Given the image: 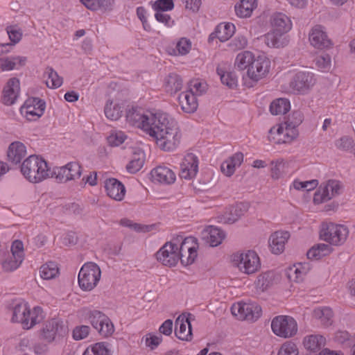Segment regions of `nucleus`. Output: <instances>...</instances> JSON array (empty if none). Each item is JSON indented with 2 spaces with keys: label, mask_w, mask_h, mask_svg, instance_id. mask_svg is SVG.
I'll return each mask as SVG.
<instances>
[{
  "label": "nucleus",
  "mask_w": 355,
  "mask_h": 355,
  "mask_svg": "<svg viewBox=\"0 0 355 355\" xmlns=\"http://www.w3.org/2000/svg\"><path fill=\"white\" fill-rule=\"evenodd\" d=\"M147 134L156 139L160 148L166 151L175 149L181 139L177 121L168 114L159 111L154 112Z\"/></svg>",
  "instance_id": "f257e3e1"
},
{
  "label": "nucleus",
  "mask_w": 355,
  "mask_h": 355,
  "mask_svg": "<svg viewBox=\"0 0 355 355\" xmlns=\"http://www.w3.org/2000/svg\"><path fill=\"white\" fill-rule=\"evenodd\" d=\"M52 173L47 163L37 155H30L24 160V176L31 182H40L49 176Z\"/></svg>",
  "instance_id": "f03ea898"
},
{
  "label": "nucleus",
  "mask_w": 355,
  "mask_h": 355,
  "mask_svg": "<svg viewBox=\"0 0 355 355\" xmlns=\"http://www.w3.org/2000/svg\"><path fill=\"white\" fill-rule=\"evenodd\" d=\"M349 236L348 228L343 225L333 223H323L320 231L322 240L333 245H341Z\"/></svg>",
  "instance_id": "7ed1b4c3"
},
{
  "label": "nucleus",
  "mask_w": 355,
  "mask_h": 355,
  "mask_svg": "<svg viewBox=\"0 0 355 355\" xmlns=\"http://www.w3.org/2000/svg\"><path fill=\"white\" fill-rule=\"evenodd\" d=\"M101 269L96 263L89 262L85 263L78 274V284L83 291H92L101 278Z\"/></svg>",
  "instance_id": "20e7f679"
},
{
  "label": "nucleus",
  "mask_w": 355,
  "mask_h": 355,
  "mask_svg": "<svg viewBox=\"0 0 355 355\" xmlns=\"http://www.w3.org/2000/svg\"><path fill=\"white\" fill-rule=\"evenodd\" d=\"M85 311L92 326L101 336L107 338L114 333V324L103 313L97 310H85Z\"/></svg>",
  "instance_id": "39448f33"
},
{
  "label": "nucleus",
  "mask_w": 355,
  "mask_h": 355,
  "mask_svg": "<svg viewBox=\"0 0 355 355\" xmlns=\"http://www.w3.org/2000/svg\"><path fill=\"white\" fill-rule=\"evenodd\" d=\"M271 328L275 335L284 338H291L297 332V322L288 315L275 317L271 322Z\"/></svg>",
  "instance_id": "423d86ee"
},
{
  "label": "nucleus",
  "mask_w": 355,
  "mask_h": 355,
  "mask_svg": "<svg viewBox=\"0 0 355 355\" xmlns=\"http://www.w3.org/2000/svg\"><path fill=\"white\" fill-rule=\"evenodd\" d=\"M232 313L241 320L254 322L261 315V308L256 302H238L231 308Z\"/></svg>",
  "instance_id": "0eeeda50"
},
{
  "label": "nucleus",
  "mask_w": 355,
  "mask_h": 355,
  "mask_svg": "<svg viewBox=\"0 0 355 355\" xmlns=\"http://www.w3.org/2000/svg\"><path fill=\"white\" fill-rule=\"evenodd\" d=\"M234 261L237 263L239 270L246 274L254 273L261 267L259 256L251 250L235 255Z\"/></svg>",
  "instance_id": "6e6552de"
},
{
  "label": "nucleus",
  "mask_w": 355,
  "mask_h": 355,
  "mask_svg": "<svg viewBox=\"0 0 355 355\" xmlns=\"http://www.w3.org/2000/svg\"><path fill=\"white\" fill-rule=\"evenodd\" d=\"M177 241H181L180 246L178 247V257L182 265L188 266L192 264L197 257L196 243L193 237H187L182 240L177 238Z\"/></svg>",
  "instance_id": "1a4fd4ad"
},
{
  "label": "nucleus",
  "mask_w": 355,
  "mask_h": 355,
  "mask_svg": "<svg viewBox=\"0 0 355 355\" xmlns=\"http://www.w3.org/2000/svg\"><path fill=\"white\" fill-rule=\"evenodd\" d=\"M341 184L336 180H329L322 184L315 193L313 201L316 204L327 202L340 193Z\"/></svg>",
  "instance_id": "9d476101"
},
{
  "label": "nucleus",
  "mask_w": 355,
  "mask_h": 355,
  "mask_svg": "<svg viewBox=\"0 0 355 355\" xmlns=\"http://www.w3.org/2000/svg\"><path fill=\"white\" fill-rule=\"evenodd\" d=\"M298 135L297 129L280 124L272 127L268 132V140L275 144L291 143Z\"/></svg>",
  "instance_id": "9b49d317"
},
{
  "label": "nucleus",
  "mask_w": 355,
  "mask_h": 355,
  "mask_svg": "<svg viewBox=\"0 0 355 355\" xmlns=\"http://www.w3.org/2000/svg\"><path fill=\"white\" fill-rule=\"evenodd\" d=\"M154 112L142 109L132 108L126 114V120L132 125L142 129L147 133Z\"/></svg>",
  "instance_id": "f8f14e48"
},
{
  "label": "nucleus",
  "mask_w": 355,
  "mask_h": 355,
  "mask_svg": "<svg viewBox=\"0 0 355 355\" xmlns=\"http://www.w3.org/2000/svg\"><path fill=\"white\" fill-rule=\"evenodd\" d=\"M66 333L62 322L53 318L45 322L40 331V338L47 343H52L57 337L63 336Z\"/></svg>",
  "instance_id": "ddd939ff"
},
{
  "label": "nucleus",
  "mask_w": 355,
  "mask_h": 355,
  "mask_svg": "<svg viewBox=\"0 0 355 355\" xmlns=\"http://www.w3.org/2000/svg\"><path fill=\"white\" fill-rule=\"evenodd\" d=\"M178 246L174 241L166 242L156 253L158 261L166 266H174L178 261Z\"/></svg>",
  "instance_id": "4468645a"
},
{
  "label": "nucleus",
  "mask_w": 355,
  "mask_h": 355,
  "mask_svg": "<svg viewBox=\"0 0 355 355\" xmlns=\"http://www.w3.org/2000/svg\"><path fill=\"white\" fill-rule=\"evenodd\" d=\"M81 173V166L78 163L69 162L64 166L55 168L52 172V177H55L59 182H66L79 178Z\"/></svg>",
  "instance_id": "2eb2a0df"
},
{
  "label": "nucleus",
  "mask_w": 355,
  "mask_h": 355,
  "mask_svg": "<svg viewBox=\"0 0 355 355\" xmlns=\"http://www.w3.org/2000/svg\"><path fill=\"white\" fill-rule=\"evenodd\" d=\"M315 83V78L310 71H299L290 83L291 87L300 93H306Z\"/></svg>",
  "instance_id": "dca6fc26"
},
{
  "label": "nucleus",
  "mask_w": 355,
  "mask_h": 355,
  "mask_svg": "<svg viewBox=\"0 0 355 355\" xmlns=\"http://www.w3.org/2000/svg\"><path fill=\"white\" fill-rule=\"evenodd\" d=\"M10 251L11 257L2 262V268L5 272L16 270L22 263V241L18 239L14 241Z\"/></svg>",
  "instance_id": "f3484780"
},
{
  "label": "nucleus",
  "mask_w": 355,
  "mask_h": 355,
  "mask_svg": "<svg viewBox=\"0 0 355 355\" xmlns=\"http://www.w3.org/2000/svg\"><path fill=\"white\" fill-rule=\"evenodd\" d=\"M270 61L263 56H259L248 69L247 76L252 81L257 83L268 73Z\"/></svg>",
  "instance_id": "a211bd4d"
},
{
  "label": "nucleus",
  "mask_w": 355,
  "mask_h": 355,
  "mask_svg": "<svg viewBox=\"0 0 355 355\" xmlns=\"http://www.w3.org/2000/svg\"><path fill=\"white\" fill-rule=\"evenodd\" d=\"M198 171V160L193 153H188L180 164V176L190 180L194 178Z\"/></svg>",
  "instance_id": "6ab92c4d"
},
{
  "label": "nucleus",
  "mask_w": 355,
  "mask_h": 355,
  "mask_svg": "<svg viewBox=\"0 0 355 355\" xmlns=\"http://www.w3.org/2000/svg\"><path fill=\"white\" fill-rule=\"evenodd\" d=\"M24 329H30L35 324L40 323L44 318L42 309L38 306L31 309L27 304H24Z\"/></svg>",
  "instance_id": "aec40b11"
},
{
  "label": "nucleus",
  "mask_w": 355,
  "mask_h": 355,
  "mask_svg": "<svg viewBox=\"0 0 355 355\" xmlns=\"http://www.w3.org/2000/svg\"><path fill=\"white\" fill-rule=\"evenodd\" d=\"M311 44L317 49H325L331 46V40L328 38L324 28L320 25L315 26L309 33Z\"/></svg>",
  "instance_id": "412c9836"
},
{
  "label": "nucleus",
  "mask_w": 355,
  "mask_h": 355,
  "mask_svg": "<svg viewBox=\"0 0 355 355\" xmlns=\"http://www.w3.org/2000/svg\"><path fill=\"white\" fill-rule=\"evenodd\" d=\"M20 94V81L17 78L9 79L3 91V103L6 105H12L15 103Z\"/></svg>",
  "instance_id": "4be33fe9"
},
{
  "label": "nucleus",
  "mask_w": 355,
  "mask_h": 355,
  "mask_svg": "<svg viewBox=\"0 0 355 355\" xmlns=\"http://www.w3.org/2000/svg\"><path fill=\"white\" fill-rule=\"evenodd\" d=\"M289 238L290 234L286 231H277L272 234L268 241L271 252L275 254L282 253Z\"/></svg>",
  "instance_id": "5701e85b"
},
{
  "label": "nucleus",
  "mask_w": 355,
  "mask_h": 355,
  "mask_svg": "<svg viewBox=\"0 0 355 355\" xmlns=\"http://www.w3.org/2000/svg\"><path fill=\"white\" fill-rule=\"evenodd\" d=\"M175 334L182 340H191L192 338L191 324L185 315H180L175 320Z\"/></svg>",
  "instance_id": "b1692460"
},
{
  "label": "nucleus",
  "mask_w": 355,
  "mask_h": 355,
  "mask_svg": "<svg viewBox=\"0 0 355 355\" xmlns=\"http://www.w3.org/2000/svg\"><path fill=\"white\" fill-rule=\"evenodd\" d=\"M105 188L107 194L111 198L121 201L123 199L125 189L124 185L115 178H110L105 182Z\"/></svg>",
  "instance_id": "393cba45"
},
{
  "label": "nucleus",
  "mask_w": 355,
  "mask_h": 355,
  "mask_svg": "<svg viewBox=\"0 0 355 355\" xmlns=\"http://www.w3.org/2000/svg\"><path fill=\"white\" fill-rule=\"evenodd\" d=\"M272 28L279 33H286L292 28V22L288 16L282 12H275L270 17Z\"/></svg>",
  "instance_id": "a878e982"
},
{
  "label": "nucleus",
  "mask_w": 355,
  "mask_h": 355,
  "mask_svg": "<svg viewBox=\"0 0 355 355\" xmlns=\"http://www.w3.org/2000/svg\"><path fill=\"white\" fill-rule=\"evenodd\" d=\"M151 176L154 181L165 184H171L176 180L175 173L165 166H159L153 169Z\"/></svg>",
  "instance_id": "bb28decb"
},
{
  "label": "nucleus",
  "mask_w": 355,
  "mask_h": 355,
  "mask_svg": "<svg viewBox=\"0 0 355 355\" xmlns=\"http://www.w3.org/2000/svg\"><path fill=\"white\" fill-rule=\"evenodd\" d=\"M248 207V204L245 202H240L229 207L223 216V222L229 224L235 223L244 215Z\"/></svg>",
  "instance_id": "cd10ccee"
},
{
  "label": "nucleus",
  "mask_w": 355,
  "mask_h": 355,
  "mask_svg": "<svg viewBox=\"0 0 355 355\" xmlns=\"http://www.w3.org/2000/svg\"><path fill=\"white\" fill-rule=\"evenodd\" d=\"M178 101L182 110L186 113H193L198 107L196 95L189 90L182 92L178 96Z\"/></svg>",
  "instance_id": "c85d7f7f"
},
{
  "label": "nucleus",
  "mask_w": 355,
  "mask_h": 355,
  "mask_svg": "<svg viewBox=\"0 0 355 355\" xmlns=\"http://www.w3.org/2000/svg\"><path fill=\"white\" fill-rule=\"evenodd\" d=\"M7 157L9 162L14 166H18L22 173V143L14 141L11 143L7 151Z\"/></svg>",
  "instance_id": "c756f323"
},
{
  "label": "nucleus",
  "mask_w": 355,
  "mask_h": 355,
  "mask_svg": "<svg viewBox=\"0 0 355 355\" xmlns=\"http://www.w3.org/2000/svg\"><path fill=\"white\" fill-rule=\"evenodd\" d=\"M243 161V155L238 152L224 161L220 166L221 171L228 177H230L235 172L236 168L241 166Z\"/></svg>",
  "instance_id": "7c9ffc66"
},
{
  "label": "nucleus",
  "mask_w": 355,
  "mask_h": 355,
  "mask_svg": "<svg viewBox=\"0 0 355 355\" xmlns=\"http://www.w3.org/2000/svg\"><path fill=\"white\" fill-rule=\"evenodd\" d=\"M203 239L211 247L218 246L224 239L225 234L220 229L210 226L202 232Z\"/></svg>",
  "instance_id": "2f4dec72"
},
{
  "label": "nucleus",
  "mask_w": 355,
  "mask_h": 355,
  "mask_svg": "<svg viewBox=\"0 0 355 355\" xmlns=\"http://www.w3.org/2000/svg\"><path fill=\"white\" fill-rule=\"evenodd\" d=\"M326 339L321 335L312 334L304 338L303 345L310 352H315L319 351L325 345Z\"/></svg>",
  "instance_id": "473e14b6"
},
{
  "label": "nucleus",
  "mask_w": 355,
  "mask_h": 355,
  "mask_svg": "<svg viewBox=\"0 0 355 355\" xmlns=\"http://www.w3.org/2000/svg\"><path fill=\"white\" fill-rule=\"evenodd\" d=\"M182 85L183 81L182 78L176 73H170L165 80V90L171 95L180 91Z\"/></svg>",
  "instance_id": "72a5a7b5"
},
{
  "label": "nucleus",
  "mask_w": 355,
  "mask_h": 355,
  "mask_svg": "<svg viewBox=\"0 0 355 355\" xmlns=\"http://www.w3.org/2000/svg\"><path fill=\"white\" fill-rule=\"evenodd\" d=\"M256 6V0H241L240 3L235 5L234 8L238 17L246 18L251 16Z\"/></svg>",
  "instance_id": "f704fd0d"
},
{
  "label": "nucleus",
  "mask_w": 355,
  "mask_h": 355,
  "mask_svg": "<svg viewBox=\"0 0 355 355\" xmlns=\"http://www.w3.org/2000/svg\"><path fill=\"white\" fill-rule=\"evenodd\" d=\"M283 34L284 33L277 32L273 29L272 31L263 35L262 40L268 47H283L285 45V42L282 37Z\"/></svg>",
  "instance_id": "c9c22d12"
},
{
  "label": "nucleus",
  "mask_w": 355,
  "mask_h": 355,
  "mask_svg": "<svg viewBox=\"0 0 355 355\" xmlns=\"http://www.w3.org/2000/svg\"><path fill=\"white\" fill-rule=\"evenodd\" d=\"M44 78H46V85L49 88L55 89L60 87L63 83V79L51 67H47L44 73Z\"/></svg>",
  "instance_id": "e433bc0d"
},
{
  "label": "nucleus",
  "mask_w": 355,
  "mask_h": 355,
  "mask_svg": "<svg viewBox=\"0 0 355 355\" xmlns=\"http://www.w3.org/2000/svg\"><path fill=\"white\" fill-rule=\"evenodd\" d=\"M21 304V299H14L8 304L7 309L11 315L10 322L12 323L22 322Z\"/></svg>",
  "instance_id": "4c0bfd02"
},
{
  "label": "nucleus",
  "mask_w": 355,
  "mask_h": 355,
  "mask_svg": "<svg viewBox=\"0 0 355 355\" xmlns=\"http://www.w3.org/2000/svg\"><path fill=\"white\" fill-rule=\"evenodd\" d=\"M333 311L329 307H322L315 309L313 316L319 320L322 325L329 327L333 323Z\"/></svg>",
  "instance_id": "58836bf2"
},
{
  "label": "nucleus",
  "mask_w": 355,
  "mask_h": 355,
  "mask_svg": "<svg viewBox=\"0 0 355 355\" xmlns=\"http://www.w3.org/2000/svg\"><path fill=\"white\" fill-rule=\"evenodd\" d=\"M290 102L286 98H278L273 101L270 105L272 115L284 114L290 110Z\"/></svg>",
  "instance_id": "ea45409f"
},
{
  "label": "nucleus",
  "mask_w": 355,
  "mask_h": 355,
  "mask_svg": "<svg viewBox=\"0 0 355 355\" xmlns=\"http://www.w3.org/2000/svg\"><path fill=\"white\" fill-rule=\"evenodd\" d=\"M80 2L92 10H108L112 9L114 0H80Z\"/></svg>",
  "instance_id": "a19ab883"
},
{
  "label": "nucleus",
  "mask_w": 355,
  "mask_h": 355,
  "mask_svg": "<svg viewBox=\"0 0 355 355\" xmlns=\"http://www.w3.org/2000/svg\"><path fill=\"white\" fill-rule=\"evenodd\" d=\"M254 59L252 53L250 51H244L237 55L234 64L239 70L248 69L252 65Z\"/></svg>",
  "instance_id": "79ce46f5"
},
{
  "label": "nucleus",
  "mask_w": 355,
  "mask_h": 355,
  "mask_svg": "<svg viewBox=\"0 0 355 355\" xmlns=\"http://www.w3.org/2000/svg\"><path fill=\"white\" fill-rule=\"evenodd\" d=\"M216 28L218 33V39L220 42L228 40L235 31V26L232 23H221Z\"/></svg>",
  "instance_id": "37998d69"
},
{
  "label": "nucleus",
  "mask_w": 355,
  "mask_h": 355,
  "mask_svg": "<svg viewBox=\"0 0 355 355\" xmlns=\"http://www.w3.org/2000/svg\"><path fill=\"white\" fill-rule=\"evenodd\" d=\"M122 112V107L119 104L114 103L110 100L107 101L104 112L107 119L116 121L121 116Z\"/></svg>",
  "instance_id": "c03bdc74"
},
{
  "label": "nucleus",
  "mask_w": 355,
  "mask_h": 355,
  "mask_svg": "<svg viewBox=\"0 0 355 355\" xmlns=\"http://www.w3.org/2000/svg\"><path fill=\"white\" fill-rule=\"evenodd\" d=\"M40 276L44 279H51L56 277L58 274V268L57 263L49 261L40 267Z\"/></svg>",
  "instance_id": "a18cd8bd"
},
{
  "label": "nucleus",
  "mask_w": 355,
  "mask_h": 355,
  "mask_svg": "<svg viewBox=\"0 0 355 355\" xmlns=\"http://www.w3.org/2000/svg\"><path fill=\"white\" fill-rule=\"evenodd\" d=\"M144 163V153L139 151L134 154L132 159L127 165L126 168L130 173H135L138 172L143 166Z\"/></svg>",
  "instance_id": "49530a36"
},
{
  "label": "nucleus",
  "mask_w": 355,
  "mask_h": 355,
  "mask_svg": "<svg viewBox=\"0 0 355 355\" xmlns=\"http://www.w3.org/2000/svg\"><path fill=\"white\" fill-rule=\"evenodd\" d=\"M286 163L283 159H277L271 162V177L273 179H279L286 172Z\"/></svg>",
  "instance_id": "de8ad7c7"
},
{
  "label": "nucleus",
  "mask_w": 355,
  "mask_h": 355,
  "mask_svg": "<svg viewBox=\"0 0 355 355\" xmlns=\"http://www.w3.org/2000/svg\"><path fill=\"white\" fill-rule=\"evenodd\" d=\"M217 73L223 85L230 88H234L237 85V77L234 73L225 72L223 69L217 68Z\"/></svg>",
  "instance_id": "09e8293b"
},
{
  "label": "nucleus",
  "mask_w": 355,
  "mask_h": 355,
  "mask_svg": "<svg viewBox=\"0 0 355 355\" xmlns=\"http://www.w3.org/2000/svg\"><path fill=\"white\" fill-rule=\"evenodd\" d=\"M105 343H98L87 347L83 355H110Z\"/></svg>",
  "instance_id": "8fccbe9b"
},
{
  "label": "nucleus",
  "mask_w": 355,
  "mask_h": 355,
  "mask_svg": "<svg viewBox=\"0 0 355 355\" xmlns=\"http://www.w3.org/2000/svg\"><path fill=\"white\" fill-rule=\"evenodd\" d=\"M46 107V103L40 104L37 107L26 108V119L28 121H36L44 114Z\"/></svg>",
  "instance_id": "3c124183"
},
{
  "label": "nucleus",
  "mask_w": 355,
  "mask_h": 355,
  "mask_svg": "<svg viewBox=\"0 0 355 355\" xmlns=\"http://www.w3.org/2000/svg\"><path fill=\"white\" fill-rule=\"evenodd\" d=\"M300 266V264L298 266L294 265L288 270L287 277L291 281L298 282L302 280L306 272L301 270Z\"/></svg>",
  "instance_id": "603ef678"
},
{
  "label": "nucleus",
  "mask_w": 355,
  "mask_h": 355,
  "mask_svg": "<svg viewBox=\"0 0 355 355\" xmlns=\"http://www.w3.org/2000/svg\"><path fill=\"white\" fill-rule=\"evenodd\" d=\"M21 58L20 57L8 58L1 60L0 67L3 71L14 69L17 65H21Z\"/></svg>",
  "instance_id": "864d4df0"
},
{
  "label": "nucleus",
  "mask_w": 355,
  "mask_h": 355,
  "mask_svg": "<svg viewBox=\"0 0 355 355\" xmlns=\"http://www.w3.org/2000/svg\"><path fill=\"white\" fill-rule=\"evenodd\" d=\"M303 119L304 116L302 112L299 110L294 111L284 123V125L296 129V128L302 123Z\"/></svg>",
  "instance_id": "5fc2aeb1"
},
{
  "label": "nucleus",
  "mask_w": 355,
  "mask_h": 355,
  "mask_svg": "<svg viewBox=\"0 0 355 355\" xmlns=\"http://www.w3.org/2000/svg\"><path fill=\"white\" fill-rule=\"evenodd\" d=\"M315 64L321 71H329L331 67V58L327 53H322L315 58Z\"/></svg>",
  "instance_id": "6e6d98bb"
},
{
  "label": "nucleus",
  "mask_w": 355,
  "mask_h": 355,
  "mask_svg": "<svg viewBox=\"0 0 355 355\" xmlns=\"http://www.w3.org/2000/svg\"><path fill=\"white\" fill-rule=\"evenodd\" d=\"M278 355H298V349L293 343L287 342L282 345Z\"/></svg>",
  "instance_id": "4d7b16f0"
},
{
  "label": "nucleus",
  "mask_w": 355,
  "mask_h": 355,
  "mask_svg": "<svg viewBox=\"0 0 355 355\" xmlns=\"http://www.w3.org/2000/svg\"><path fill=\"white\" fill-rule=\"evenodd\" d=\"M90 327L87 325L78 326L73 330V338L76 340L85 338L89 333Z\"/></svg>",
  "instance_id": "13d9d810"
},
{
  "label": "nucleus",
  "mask_w": 355,
  "mask_h": 355,
  "mask_svg": "<svg viewBox=\"0 0 355 355\" xmlns=\"http://www.w3.org/2000/svg\"><path fill=\"white\" fill-rule=\"evenodd\" d=\"M248 44L247 39L243 35L234 37L229 44V46L233 51H237L244 49Z\"/></svg>",
  "instance_id": "bf43d9fd"
},
{
  "label": "nucleus",
  "mask_w": 355,
  "mask_h": 355,
  "mask_svg": "<svg viewBox=\"0 0 355 355\" xmlns=\"http://www.w3.org/2000/svg\"><path fill=\"white\" fill-rule=\"evenodd\" d=\"M162 341V336L161 335L157 336L151 334H148L145 336L146 345L151 349H155Z\"/></svg>",
  "instance_id": "052dcab7"
},
{
  "label": "nucleus",
  "mask_w": 355,
  "mask_h": 355,
  "mask_svg": "<svg viewBox=\"0 0 355 355\" xmlns=\"http://www.w3.org/2000/svg\"><path fill=\"white\" fill-rule=\"evenodd\" d=\"M173 7V0H157L153 5V8L156 11L171 10Z\"/></svg>",
  "instance_id": "680f3d73"
},
{
  "label": "nucleus",
  "mask_w": 355,
  "mask_h": 355,
  "mask_svg": "<svg viewBox=\"0 0 355 355\" xmlns=\"http://www.w3.org/2000/svg\"><path fill=\"white\" fill-rule=\"evenodd\" d=\"M336 146L343 150H348L354 146V141L352 138L345 136L336 141Z\"/></svg>",
  "instance_id": "e2e57ef3"
},
{
  "label": "nucleus",
  "mask_w": 355,
  "mask_h": 355,
  "mask_svg": "<svg viewBox=\"0 0 355 355\" xmlns=\"http://www.w3.org/2000/svg\"><path fill=\"white\" fill-rule=\"evenodd\" d=\"M207 89V85L199 80H193L191 82L189 91L195 94V95H202Z\"/></svg>",
  "instance_id": "0e129e2a"
},
{
  "label": "nucleus",
  "mask_w": 355,
  "mask_h": 355,
  "mask_svg": "<svg viewBox=\"0 0 355 355\" xmlns=\"http://www.w3.org/2000/svg\"><path fill=\"white\" fill-rule=\"evenodd\" d=\"M191 48V43L189 40L186 38H182L178 42L176 45V49L178 53L181 55L187 54Z\"/></svg>",
  "instance_id": "69168bd1"
},
{
  "label": "nucleus",
  "mask_w": 355,
  "mask_h": 355,
  "mask_svg": "<svg viewBox=\"0 0 355 355\" xmlns=\"http://www.w3.org/2000/svg\"><path fill=\"white\" fill-rule=\"evenodd\" d=\"M7 33L13 44L20 41L22 34L19 31V29H17V26H11L8 27L7 28Z\"/></svg>",
  "instance_id": "338daca9"
},
{
  "label": "nucleus",
  "mask_w": 355,
  "mask_h": 355,
  "mask_svg": "<svg viewBox=\"0 0 355 355\" xmlns=\"http://www.w3.org/2000/svg\"><path fill=\"white\" fill-rule=\"evenodd\" d=\"M63 212L66 214H73L80 215L83 212V208L79 204L71 202L65 205L63 207Z\"/></svg>",
  "instance_id": "774afa93"
}]
</instances>
